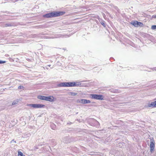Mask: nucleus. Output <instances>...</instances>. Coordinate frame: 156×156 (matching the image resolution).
I'll use <instances>...</instances> for the list:
<instances>
[{
    "label": "nucleus",
    "mask_w": 156,
    "mask_h": 156,
    "mask_svg": "<svg viewBox=\"0 0 156 156\" xmlns=\"http://www.w3.org/2000/svg\"><path fill=\"white\" fill-rule=\"evenodd\" d=\"M81 83L80 82H63L59 84V87H73L80 86Z\"/></svg>",
    "instance_id": "f257e3e1"
},
{
    "label": "nucleus",
    "mask_w": 156,
    "mask_h": 156,
    "mask_svg": "<svg viewBox=\"0 0 156 156\" xmlns=\"http://www.w3.org/2000/svg\"><path fill=\"white\" fill-rule=\"evenodd\" d=\"M65 13V12L63 11L53 12L45 14L43 16V17L47 18H54L62 16Z\"/></svg>",
    "instance_id": "f03ea898"
},
{
    "label": "nucleus",
    "mask_w": 156,
    "mask_h": 156,
    "mask_svg": "<svg viewBox=\"0 0 156 156\" xmlns=\"http://www.w3.org/2000/svg\"><path fill=\"white\" fill-rule=\"evenodd\" d=\"M90 96L91 98L96 100H103L104 96L102 95H98L97 94H91Z\"/></svg>",
    "instance_id": "7ed1b4c3"
},
{
    "label": "nucleus",
    "mask_w": 156,
    "mask_h": 156,
    "mask_svg": "<svg viewBox=\"0 0 156 156\" xmlns=\"http://www.w3.org/2000/svg\"><path fill=\"white\" fill-rule=\"evenodd\" d=\"M27 106H31L34 108H43L45 105L41 104H32L27 105Z\"/></svg>",
    "instance_id": "20e7f679"
},
{
    "label": "nucleus",
    "mask_w": 156,
    "mask_h": 156,
    "mask_svg": "<svg viewBox=\"0 0 156 156\" xmlns=\"http://www.w3.org/2000/svg\"><path fill=\"white\" fill-rule=\"evenodd\" d=\"M131 24L133 25L135 27H137L138 26L143 27L144 25L143 24L140 22L137 21H133L130 23Z\"/></svg>",
    "instance_id": "39448f33"
},
{
    "label": "nucleus",
    "mask_w": 156,
    "mask_h": 156,
    "mask_svg": "<svg viewBox=\"0 0 156 156\" xmlns=\"http://www.w3.org/2000/svg\"><path fill=\"white\" fill-rule=\"evenodd\" d=\"M146 107H156V100L154 102L150 103L149 102L145 106Z\"/></svg>",
    "instance_id": "423d86ee"
},
{
    "label": "nucleus",
    "mask_w": 156,
    "mask_h": 156,
    "mask_svg": "<svg viewBox=\"0 0 156 156\" xmlns=\"http://www.w3.org/2000/svg\"><path fill=\"white\" fill-rule=\"evenodd\" d=\"M155 142L154 141H151L150 144V152L151 153L154 150Z\"/></svg>",
    "instance_id": "0eeeda50"
},
{
    "label": "nucleus",
    "mask_w": 156,
    "mask_h": 156,
    "mask_svg": "<svg viewBox=\"0 0 156 156\" xmlns=\"http://www.w3.org/2000/svg\"><path fill=\"white\" fill-rule=\"evenodd\" d=\"M77 102L83 104H85L87 103H89L90 102V100H87L86 99H82L80 100H78L77 101Z\"/></svg>",
    "instance_id": "6e6552de"
},
{
    "label": "nucleus",
    "mask_w": 156,
    "mask_h": 156,
    "mask_svg": "<svg viewBox=\"0 0 156 156\" xmlns=\"http://www.w3.org/2000/svg\"><path fill=\"white\" fill-rule=\"evenodd\" d=\"M55 98L52 96H46L45 101L53 102L55 100Z\"/></svg>",
    "instance_id": "1a4fd4ad"
},
{
    "label": "nucleus",
    "mask_w": 156,
    "mask_h": 156,
    "mask_svg": "<svg viewBox=\"0 0 156 156\" xmlns=\"http://www.w3.org/2000/svg\"><path fill=\"white\" fill-rule=\"evenodd\" d=\"M46 97L44 96L39 95L37 96V98L41 100L45 101Z\"/></svg>",
    "instance_id": "9d476101"
},
{
    "label": "nucleus",
    "mask_w": 156,
    "mask_h": 156,
    "mask_svg": "<svg viewBox=\"0 0 156 156\" xmlns=\"http://www.w3.org/2000/svg\"><path fill=\"white\" fill-rule=\"evenodd\" d=\"M18 156H23V154L21 151H18Z\"/></svg>",
    "instance_id": "9b49d317"
},
{
    "label": "nucleus",
    "mask_w": 156,
    "mask_h": 156,
    "mask_svg": "<svg viewBox=\"0 0 156 156\" xmlns=\"http://www.w3.org/2000/svg\"><path fill=\"white\" fill-rule=\"evenodd\" d=\"M12 25L11 24H6L3 27H10Z\"/></svg>",
    "instance_id": "f8f14e48"
},
{
    "label": "nucleus",
    "mask_w": 156,
    "mask_h": 156,
    "mask_svg": "<svg viewBox=\"0 0 156 156\" xmlns=\"http://www.w3.org/2000/svg\"><path fill=\"white\" fill-rule=\"evenodd\" d=\"M151 29L153 30L156 29V25H152L151 27Z\"/></svg>",
    "instance_id": "ddd939ff"
},
{
    "label": "nucleus",
    "mask_w": 156,
    "mask_h": 156,
    "mask_svg": "<svg viewBox=\"0 0 156 156\" xmlns=\"http://www.w3.org/2000/svg\"><path fill=\"white\" fill-rule=\"evenodd\" d=\"M23 88V90H24V87L22 86H20L18 87V89H20Z\"/></svg>",
    "instance_id": "4468645a"
},
{
    "label": "nucleus",
    "mask_w": 156,
    "mask_h": 156,
    "mask_svg": "<svg viewBox=\"0 0 156 156\" xmlns=\"http://www.w3.org/2000/svg\"><path fill=\"white\" fill-rule=\"evenodd\" d=\"M5 62H6L5 61H2L0 60V64L4 63Z\"/></svg>",
    "instance_id": "2eb2a0df"
},
{
    "label": "nucleus",
    "mask_w": 156,
    "mask_h": 156,
    "mask_svg": "<svg viewBox=\"0 0 156 156\" xmlns=\"http://www.w3.org/2000/svg\"><path fill=\"white\" fill-rule=\"evenodd\" d=\"M153 18L156 19V15H153L152 16Z\"/></svg>",
    "instance_id": "dca6fc26"
},
{
    "label": "nucleus",
    "mask_w": 156,
    "mask_h": 156,
    "mask_svg": "<svg viewBox=\"0 0 156 156\" xmlns=\"http://www.w3.org/2000/svg\"><path fill=\"white\" fill-rule=\"evenodd\" d=\"M23 156H25V155H23Z\"/></svg>",
    "instance_id": "f3484780"
}]
</instances>
